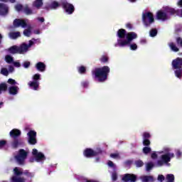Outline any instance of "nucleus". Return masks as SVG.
I'll use <instances>...</instances> for the list:
<instances>
[{
    "label": "nucleus",
    "mask_w": 182,
    "mask_h": 182,
    "mask_svg": "<svg viewBox=\"0 0 182 182\" xmlns=\"http://www.w3.org/2000/svg\"><path fill=\"white\" fill-rule=\"evenodd\" d=\"M117 43L114 44L115 48H126L129 46L131 50H137V44L132 43L134 39H137V33L134 32L126 31L120 28L117 32Z\"/></svg>",
    "instance_id": "obj_1"
},
{
    "label": "nucleus",
    "mask_w": 182,
    "mask_h": 182,
    "mask_svg": "<svg viewBox=\"0 0 182 182\" xmlns=\"http://www.w3.org/2000/svg\"><path fill=\"white\" fill-rule=\"evenodd\" d=\"M151 157L154 160H156L158 157L156 166L158 167H163V166L168 164L171 161V159L174 157V154L171 152V148L164 146L161 151H154Z\"/></svg>",
    "instance_id": "obj_2"
},
{
    "label": "nucleus",
    "mask_w": 182,
    "mask_h": 182,
    "mask_svg": "<svg viewBox=\"0 0 182 182\" xmlns=\"http://www.w3.org/2000/svg\"><path fill=\"white\" fill-rule=\"evenodd\" d=\"M177 5L178 6H180V8H182V0H179ZM171 15H177V16L182 18V9L176 10L174 8L171 6L163 7L161 10L156 13V18L159 21H162V22H164L166 21H168Z\"/></svg>",
    "instance_id": "obj_3"
},
{
    "label": "nucleus",
    "mask_w": 182,
    "mask_h": 182,
    "mask_svg": "<svg viewBox=\"0 0 182 182\" xmlns=\"http://www.w3.org/2000/svg\"><path fill=\"white\" fill-rule=\"evenodd\" d=\"M92 76L97 82H103L107 80V76L110 73V68L105 65L102 68H97L92 70Z\"/></svg>",
    "instance_id": "obj_4"
},
{
    "label": "nucleus",
    "mask_w": 182,
    "mask_h": 182,
    "mask_svg": "<svg viewBox=\"0 0 182 182\" xmlns=\"http://www.w3.org/2000/svg\"><path fill=\"white\" fill-rule=\"evenodd\" d=\"M9 134L10 136L14 139V141L11 143V146L14 149H16L18 146H21V144H22V139L18 138L21 134V130L14 129L10 132Z\"/></svg>",
    "instance_id": "obj_5"
},
{
    "label": "nucleus",
    "mask_w": 182,
    "mask_h": 182,
    "mask_svg": "<svg viewBox=\"0 0 182 182\" xmlns=\"http://www.w3.org/2000/svg\"><path fill=\"white\" fill-rule=\"evenodd\" d=\"M172 68L174 69L175 76L178 79H181L182 77V58H177L172 61Z\"/></svg>",
    "instance_id": "obj_6"
},
{
    "label": "nucleus",
    "mask_w": 182,
    "mask_h": 182,
    "mask_svg": "<svg viewBox=\"0 0 182 182\" xmlns=\"http://www.w3.org/2000/svg\"><path fill=\"white\" fill-rule=\"evenodd\" d=\"M142 22L145 28H150V26L154 23V16L153 13L144 11L142 13Z\"/></svg>",
    "instance_id": "obj_7"
},
{
    "label": "nucleus",
    "mask_w": 182,
    "mask_h": 182,
    "mask_svg": "<svg viewBox=\"0 0 182 182\" xmlns=\"http://www.w3.org/2000/svg\"><path fill=\"white\" fill-rule=\"evenodd\" d=\"M60 5L63 6L64 12H65L67 15H72V14L75 12V6L73 4L68 2V0H60Z\"/></svg>",
    "instance_id": "obj_8"
},
{
    "label": "nucleus",
    "mask_w": 182,
    "mask_h": 182,
    "mask_svg": "<svg viewBox=\"0 0 182 182\" xmlns=\"http://www.w3.org/2000/svg\"><path fill=\"white\" fill-rule=\"evenodd\" d=\"M9 53H26L28 52V46L23 43L19 47L14 46L9 48Z\"/></svg>",
    "instance_id": "obj_9"
},
{
    "label": "nucleus",
    "mask_w": 182,
    "mask_h": 182,
    "mask_svg": "<svg viewBox=\"0 0 182 182\" xmlns=\"http://www.w3.org/2000/svg\"><path fill=\"white\" fill-rule=\"evenodd\" d=\"M8 83L11 85L9 87V95H12V96H16L19 93V87L15 85H18L16 81L12 78H10L8 80Z\"/></svg>",
    "instance_id": "obj_10"
},
{
    "label": "nucleus",
    "mask_w": 182,
    "mask_h": 182,
    "mask_svg": "<svg viewBox=\"0 0 182 182\" xmlns=\"http://www.w3.org/2000/svg\"><path fill=\"white\" fill-rule=\"evenodd\" d=\"M27 157L28 151H25V149H20L17 154L14 156L18 164H24L25 160H26Z\"/></svg>",
    "instance_id": "obj_11"
},
{
    "label": "nucleus",
    "mask_w": 182,
    "mask_h": 182,
    "mask_svg": "<svg viewBox=\"0 0 182 182\" xmlns=\"http://www.w3.org/2000/svg\"><path fill=\"white\" fill-rule=\"evenodd\" d=\"M32 79L33 81L28 82V85L29 86L30 89H32L33 90H38V89H39V80H41V74H35Z\"/></svg>",
    "instance_id": "obj_12"
},
{
    "label": "nucleus",
    "mask_w": 182,
    "mask_h": 182,
    "mask_svg": "<svg viewBox=\"0 0 182 182\" xmlns=\"http://www.w3.org/2000/svg\"><path fill=\"white\" fill-rule=\"evenodd\" d=\"M103 151L100 148H97L96 150L92 149H86L84 151V156L87 158L95 157V156H98V154H102Z\"/></svg>",
    "instance_id": "obj_13"
},
{
    "label": "nucleus",
    "mask_w": 182,
    "mask_h": 182,
    "mask_svg": "<svg viewBox=\"0 0 182 182\" xmlns=\"http://www.w3.org/2000/svg\"><path fill=\"white\" fill-rule=\"evenodd\" d=\"M32 155L36 159L37 163H43L46 160V156L42 152L38 151V149H33L32 151Z\"/></svg>",
    "instance_id": "obj_14"
},
{
    "label": "nucleus",
    "mask_w": 182,
    "mask_h": 182,
    "mask_svg": "<svg viewBox=\"0 0 182 182\" xmlns=\"http://www.w3.org/2000/svg\"><path fill=\"white\" fill-rule=\"evenodd\" d=\"M29 22V20L28 19H20V18H16L14 21V26L15 28H28V23Z\"/></svg>",
    "instance_id": "obj_15"
},
{
    "label": "nucleus",
    "mask_w": 182,
    "mask_h": 182,
    "mask_svg": "<svg viewBox=\"0 0 182 182\" xmlns=\"http://www.w3.org/2000/svg\"><path fill=\"white\" fill-rule=\"evenodd\" d=\"M27 136L28 137L29 144L35 145L37 143L36 141V132L33 130H31L28 132Z\"/></svg>",
    "instance_id": "obj_16"
},
{
    "label": "nucleus",
    "mask_w": 182,
    "mask_h": 182,
    "mask_svg": "<svg viewBox=\"0 0 182 182\" xmlns=\"http://www.w3.org/2000/svg\"><path fill=\"white\" fill-rule=\"evenodd\" d=\"M137 180V176L134 174H132V173H126L125 175H124L123 178H122V181L124 182H136Z\"/></svg>",
    "instance_id": "obj_17"
},
{
    "label": "nucleus",
    "mask_w": 182,
    "mask_h": 182,
    "mask_svg": "<svg viewBox=\"0 0 182 182\" xmlns=\"http://www.w3.org/2000/svg\"><path fill=\"white\" fill-rule=\"evenodd\" d=\"M9 8L5 4L0 3V15L5 16L8 14Z\"/></svg>",
    "instance_id": "obj_18"
},
{
    "label": "nucleus",
    "mask_w": 182,
    "mask_h": 182,
    "mask_svg": "<svg viewBox=\"0 0 182 182\" xmlns=\"http://www.w3.org/2000/svg\"><path fill=\"white\" fill-rule=\"evenodd\" d=\"M36 69L38 72H45V70H46V64L42 62H38L36 64Z\"/></svg>",
    "instance_id": "obj_19"
},
{
    "label": "nucleus",
    "mask_w": 182,
    "mask_h": 182,
    "mask_svg": "<svg viewBox=\"0 0 182 182\" xmlns=\"http://www.w3.org/2000/svg\"><path fill=\"white\" fill-rule=\"evenodd\" d=\"M43 6V0H36L33 2V8L36 9H40Z\"/></svg>",
    "instance_id": "obj_20"
},
{
    "label": "nucleus",
    "mask_w": 182,
    "mask_h": 182,
    "mask_svg": "<svg viewBox=\"0 0 182 182\" xmlns=\"http://www.w3.org/2000/svg\"><path fill=\"white\" fill-rule=\"evenodd\" d=\"M142 182H154V178L151 176H142L140 177Z\"/></svg>",
    "instance_id": "obj_21"
},
{
    "label": "nucleus",
    "mask_w": 182,
    "mask_h": 182,
    "mask_svg": "<svg viewBox=\"0 0 182 182\" xmlns=\"http://www.w3.org/2000/svg\"><path fill=\"white\" fill-rule=\"evenodd\" d=\"M35 43H41V39L40 38H37V39L32 38V40L29 41L28 44H26L27 51L29 49V48L33 46V45H35Z\"/></svg>",
    "instance_id": "obj_22"
},
{
    "label": "nucleus",
    "mask_w": 182,
    "mask_h": 182,
    "mask_svg": "<svg viewBox=\"0 0 182 182\" xmlns=\"http://www.w3.org/2000/svg\"><path fill=\"white\" fill-rule=\"evenodd\" d=\"M59 6H60V3H58V1H52L49 5V8H50V9H58Z\"/></svg>",
    "instance_id": "obj_23"
},
{
    "label": "nucleus",
    "mask_w": 182,
    "mask_h": 182,
    "mask_svg": "<svg viewBox=\"0 0 182 182\" xmlns=\"http://www.w3.org/2000/svg\"><path fill=\"white\" fill-rule=\"evenodd\" d=\"M19 36H21V33L19 31L11 32L9 33V38H11V39H16V38H19Z\"/></svg>",
    "instance_id": "obj_24"
},
{
    "label": "nucleus",
    "mask_w": 182,
    "mask_h": 182,
    "mask_svg": "<svg viewBox=\"0 0 182 182\" xmlns=\"http://www.w3.org/2000/svg\"><path fill=\"white\" fill-rule=\"evenodd\" d=\"M23 11L26 15H34V14H36V11L31 9L29 7L24 8Z\"/></svg>",
    "instance_id": "obj_25"
},
{
    "label": "nucleus",
    "mask_w": 182,
    "mask_h": 182,
    "mask_svg": "<svg viewBox=\"0 0 182 182\" xmlns=\"http://www.w3.org/2000/svg\"><path fill=\"white\" fill-rule=\"evenodd\" d=\"M158 31L156 30V28H151L149 31V36L151 38H156V36H157V33H158Z\"/></svg>",
    "instance_id": "obj_26"
},
{
    "label": "nucleus",
    "mask_w": 182,
    "mask_h": 182,
    "mask_svg": "<svg viewBox=\"0 0 182 182\" xmlns=\"http://www.w3.org/2000/svg\"><path fill=\"white\" fill-rule=\"evenodd\" d=\"M168 46L171 48V50L173 52H178V48H177V46L174 43H169Z\"/></svg>",
    "instance_id": "obj_27"
},
{
    "label": "nucleus",
    "mask_w": 182,
    "mask_h": 182,
    "mask_svg": "<svg viewBox=\"0 0 182 182\" xmlns=\"http://www.w3.org/2000/svg\"><path fill=\"white\" fill-rule=\"evenodd\" d=\"M5 60L6 62V63H9V65L13 64L14 63V57L11 56L9 55H6L5 56Z\"/></svg>",
    "instance_id": "obj_28"
},
{
    "label": "nucleus",
    "mask_w": 182,
    "mask_h": 182,
    "mask_svg": "<svg viewBox=\"0 0 182 182\" xmlns=\"http://www.w3.org/2000/svg\"><path fill=\"white\" fill-rule=\"evenodd\" d=\"M100 60L102 63H107L109 62V56H107V54L103 55L100 58Z\"/></svg>",
    "instance_id": "obj_29"
},
{
    "label": "nucleus",
    "mask_w": 182,
    "mask_h": 182,
    "mask_svg": "<svg viewBox=\"0 0 182 182\" xmlns=\"http://www.w3.org/2000/svg\"><path fill=\"white\" fill-rule=\"evenodd\" d=\"M153 167H154V164H153V162H148L146 164V171H150Z\"/></svg>",
    "instance_id": "obj_30"
},
{
    "label": "nucleus",
    "mask_w": 182,
    "mask_h": 182,
    "mask_svg": "<svg viewBox=\"0 0 182 182\" xmlns=\"http://www.w3.org/2000/svg\"><path fill=\"white\" fill-rule=\"evenodd\" d=\"M166 182H174V175L171 173L167 174Z\"/></svg>",
    "instance_id": "obj_31"
},
{
    "label": "nucleus",
    "mask_w": 182,
    "mask_h": 182,
    "mask_svg": "<svg viewBox=\"0 0 182 182\" xmlns=\"http://www.w3.org/2000/svg\"><path fill=\"white\" fill-rule=\"evenodd\" d=\"M23 35L24 36L27 37L31 36V35H32V31L31 30V28L25 29L23 31Z\"/></svg>",
    "instance_id": "obj_32"
},
{
    "label": "nucleus",
    "mask_w": 182,
    "mask_h": 182,
    "mask_svg": "<svg viewBox=\"0 0 182 182\" xmlns=\"http://www.w3.org/2000/svg\"><path fill=\"white\" fill-rule=\"evenodd\" d=\"M78 72L79 73H80L81 75H84V73H86V67L82 65L80 67L78 68Z\"/></svg>",
    "instance_id": "obj_33"
},
{
    "label": "nucleus",
    "mask_w": 182,
    "mask_h": 182,
    "mask_svg": "<svg viewBox=\"0 0 182 182\" xmlns=\"http://www.w3.org/2000/svg\"><path fill=\"white\" fill-rule=\"evenodd\" d=\"M1 74L4 76H8L9 75V71L8 70V69L3 68L1 70Z\"/></svg>",
    "instance_id": "obj_34"
},
{
    "label": "nucleus",
    "mask_w": 182,
    "mask_h": 182,
    "mask_svg": "<svg viewBox=\"0 0 182 182\" xmlns=\"http://www.w3.org/2000/svg\"><path fill=\"white\" fill-rule=\"evenodd\" d=\"M151 152V148L145 146L143 148V153L144 154H149V153Z\"/></svg>",
    "instance_id": "obj_35"
},
{
    "label": "nucleus",
    "mask_w": 182,
    "mask_h": 182,
    "mask_svg": "<svg viewBox=\"0 0 182 182\" xmlns=\"http://www.w3.org/2000/svg\"><path fill=\"white\" fill-rule=\"evenodd\" d=\"M151 137V135L150 134L149 132H144L142 134V139H149Z\"/></svg>",
    "instance_id": "obj_36"
},
{
    "label": "nucleus",
    "mask_w": 182,
    "mask_h": 182,
    "mask_svg": "<svg viewBox=\"0 0 182 182\" xmlns=\"http://www.w3.org/2000/svg\"><path fill=\"white\" fill-rule=\"evenodd\" d=\"M8 89V85L6 84H1L0 85V95L2 92V91H5Z\"/></svg>",
    "instance_id": "obj_37"
},
{
    "label": "nucleus",
    "mask_w": 182,
    "mask_h": 182,
    "mask_svg": "<svg viewBox=\"0 0 182 182\" xmlns=\"http://www.w3.org/2000/svg\"><path fill=\"white\" fill-rule=\"evenodd\" d=\"M111 177L112 181H116V180H117V173H116V171H114V172L112 173Z\"/></svg>",
    "instance_id": "obj_38"
},
{
    "label": "nucleus",
    "mask_w": 182,
    "mask_h": 182,
    "mask_svg": "<svg viewBox=\"0 0 182 182\" xmlns=\"http://www.w3.org/2000/svg\"><path fill=\"white\" fill-rule=\"evenodd\" d=\"M109 167H111V168H113V170H116V165L113 163L112 161H109L107 163Z\"/></svg>",
    "instance_id": "obj_39"
},
{
    "label": "nucleus",
    "mask_w": 182,
    "mask_h": 182,
    "mask_svg": "<svg viewBox=\"0 0 182 182\" xmlns=\"http://www.w3.org/2000/svg\"><path fill=\"white\" fill-rule=\"evenodd\" d=\"M144 164L141 161V160H138V161H135V166L136 167H142V166L144 165Z\"/></svg>",
    "instance_id": "obj_40"
},
{
    "label": "nucleus",
    "mask_w": 182,
    "mask_h": 182,
    "mask_svg": "<svg viewBox=\"0 0 182 182\" xmlns=\"http://www.w3.org/2000/svg\"><path fill=\"white\" fill-rule=\"evenodd\" d=\"M110 157H112V159H120V155L119 153L111 154Z\"/></svg>",
    "instance_id": "obj_41"
},
{
    "label": "nucleus",
    "mask_w": 182,
    "mask_h": 182,
    "mask_svg": "<svg viewBox=\"0 0 182 182\" xmlns=\"http://www.w3.org/2000/svg\"><path fill=\"white\" fill-rule=\"evenodd\" d=\"M31 66V62L29 61H26L23 63V67L25 68V69H28Z\"/></svg>",
    "instance_id": "obj_42"
},
{
    "label": "nucleus",
    "mask_w": 182,
    "mask_h": 182,
    "mask_svg": "<svg viewBox=\"0 0 182 182\" xmlns=\"http://www.w3.org/2000/svg\"><path fill=\"white\" fill-rule=\"evenodd\" d=\"M22 8H23V6H22L21 4H17V5H16V6H15V9H16V11H17L18 12H19L20 11H22Z\"/></svg>",
    "instance_id": "obj_43"
},
{
    "label": "nucleus",
    "mask_w": 182,
    "mask_h": 182,
    "mask_svg": "<svg viewBox=\"0 0 182 182\" xmlns=\"http://www.w3.org/2000/svg\"><path fill=\"white\" fill-rule=\"evenodd\" d=\"M144 146H150V140L149 139H143Z\"/></svg>",
    "instance_id": "obj_44"
},
{
    "label": "nucleus",
    "mask_w": 182,
    "mask_h": 182,
    "mask_svg": "<svg viewBox=\"0 0 182 182\" xmlns=\"http://www.w3.org/2000/svg\"><path fill=\"white\" fill-rule=\"evenodd\" d=\"M82 87H88L89 82L88 81H83L81 82Z\"/></svg>",
    "instance_id": "obj_45"
},
{
    "label": "nucleus",
    "mask_w": 182,
    "mask_h": 182,
    "mask_svg": "<svg viewBox=\"0 0 182 182\" xmlns=\"http://www.w3.org/2000/svg\"><path fill=\"white\" fill-rule=\"evenodd\" d=\"M15 68L12 65H9V73H13L14 72Z\"/></svg>",
    "instance_id": "obj_46"
},
{
    "label": "nucleus",
    "mask_w": 182,
    "mask_h": 182,
    "mask_svg": "<svg viewBox=\"0 0 182 182\" xmlns=\"http://www.w3.org/2000/svg\"><path fill=\"white\" fill-rule=\"evenodd\" d=\"M12 64L14 65V66H15V68H21V63L19 62L14 61Z\"/></svg>",
    "instance_id": "obj_47"
},
{
    "label": "nucleus",
    "mask_w": 182,
    "mask_h": 182,
    "mask_svg": "<svg viewBox=\"0 0 182 182\" xmlns=\"http://www.w3.org/2000/svg\"><path fill=\"white\" fill-rule=\"evenodd\" d=\"M36 19L38 22H41V23H43V22H45V18L43 17H38Z\"/></svg>",
    "instance_id": "obj_48"
},
{
    "label": "nucleus",
    "mask_w": 182,
    "mask_h": 182,
    "mask_svg": "<svg viewBox=\"0 0 182 182\" xmlns=\"http://www.w3.org/2000/svg\"><path fill=\"white\" fill-rule=\"evenodd\" d=\"M176 42H177L178 45H180V46L182 48V39H181V38H178L176 39Z\"/></svg>",
    "instance_id": "obj_49"
},
{
    "label": "nucleus",
    "mask_w": 182,
    "mask_h": 182,
    "mask_svg": "<svg viewBox=\"0 0 182 182\" xmlns=\"http://www.w3.org/2000/svg\"><path fill=\"white\" fill-rule=\"evenodd\" d=\"M141 45H146L147 43V40L146 38H142L140 40Z\"/></svg>",
    "instance_id": "obj_50"
},
{
    "label": "nucleus",
    "mask_w": 182,
    "mask_h": 182,
    "mask_svg": "<svg viewBox=\"0 0 182 182\" xmlns=\"http://www.w3.org/2000/svg\"><path fill=\"white\" fill-rule=\"evenodd\" d=\"M6 144V141L4 140H1L0 141V149L4 147V146Z\"/></svg>",
    "instance_id": "obj_51"
},
{
    "label": "nucleus",
    "mask_w": 182,
    "mask_h": 182,
    "mask_svg": "<svg viewBox=\"0 0 182 182\" xmlns=\"http://www.w3.org/2000/svg\"><path fill=\"white\" fill-rule=\"evenodd\" d=\"M164 180V176H163V175H159V176H158V181H159L162 182Z\"/></svg>",
    "instance_id": "obj_52"
},
{
    "label": "nucleus",
    "mask_w": 182,
    "mask_h": 182,
    "mask_svg": "<svg viewBox=\"0 0 182 182\" xmlns=\"http://www.w3.org/2000/svg\"><path fill=\"white\" fill-rule=\"evenodd\" d=\"M176 154L178 159H180L181 157V151H180V150H178Z\"/></svg>",
    "instance_id": "obj_53"
},
{
    "label": "nucleus",
    "mask_w": 182,
    "mask_h": 182,
    "mask_svg": "<svg viewBox=\"0 0 182 182\" xmlns=\"http://www.w3.org/2000/svg\"><path fill=\"white\" fill-rule=\"evenodd\" d=\"M182 28L181 26L176 27V32H181Z\"/></svg>",
    "instance_id": "obj_54"
},
{
    "label": "nucleus",
    "mask_w": 182,
    "mask_h": 182,
    "mask_svg": "<svg viewBox=\"0 0 182 182\" xmlns=\"http://www.w3.org/2000/svg\"><path fill=\"white\" fill-rule=\"evenodd\" d=\"M30 163H34V161H36V158L33 156V158H30L29 159Z\"/></svg>",
    "instance_id": "obj_55"
},
{
    "label": "nucleus",
    "mask_w": 182,
    "mask_h": 182,
    "mask_svg": "<svg viewBox=\"0 0 182 182\" xmlns=\"http://www.w3.org/2000/svg\"><path fill=\"white\" fill-rule=\"evenodd\" d=\"M127 28H128V29H132V28H133V26L131 23H127Z\"/></svg>",
    "instance_id": "obj_56"
},
{
    "label": "nucleus",
    "mask_w": 182,
    "mask_h": 182,
    "mask_svg": "<svg viewBox=\"0 0 182 182\" xmlns=\"http://www.w3.org/2000/svg\"><path fill=\"white\" fill-rule=\"evenodd\" d=\"M34 33L36 35H39L41 33V31H39V30H36V31H34Z\"/></svg>",
    "instance_id": "obj_57"
},
{
    "label": "nucleus",
    "mask_w": 182,
    "mask_h": 182,
    "mask_svg": "<svg viewBox=\"0 0 182 182\" xmlns=\"http://www.w3.org/2000/svg\"><path fill=\"white\" fill-rule=\"evenodd\" d=\"M125 163L127 166H130V164H132V161H127Z\"/></svg>",
    "instance_id": "obj_58"
},
{
    "label": "nucleus",
    "mask_w": 182,
    "mask_h": 182,
    "mask_svg": "<svg viewBox=\"0 0 182 182\" xmlns=\"http://www.w3.org/2000/svg\"><path fill=\"white\" fill-rule=\"evenodd\" d=\"M4 107V102H0V109H2Z\"/></svg>",
    "instance_id": "obj_59"
},
{
    "label": "nucleus",
    "mask_w": 182,
    "mask_h": 182,
    "mask_svg": "<svg viewBox=\"0 0 182 182\" xmlns=\"http://www.w3.org/2000/svg\"><path fill=\"white\" fill-rule=\"evenodd\" d=\"M128 1H129V2L134 3V2H136V0H128Z\"/></svg>",
    "instance_id": "obj_60"
},
{
    "label": "nucleus",
    "mask_w": 182,
    "mask_h": 182,
    "mask_svg": "<svg viewBox=\"0 0 182 182\" xmlns=\"http://www.w3.org/2000/svg\"><path fill=\"white\" fill-rule=\"evenodd\" d=\"M1 2H8V0H0Z\"/></svg>",
    "instance_id": "obj_61"
},
{
    "label": "nucleus",
    "mask_w": 182,
    "mask_h": 182,
    "mask_svg": "<svg viewBox=\"0 0 182 182\" xmlns=\"http://www.w3.org/2000/svg\"><path fill=\"white\" fill-rule=\"evenodd\" d=\"M1 41H2V35L0 34V43H1Z\"/></svg>",
    "instance_id": "obj_62"
},
{
    "label": "nucleus",
    "mask_w": 182,
    "mask_h": 182,
    "mask_svg": "<svg viewBox=\"0 0 182 182\" xmlns=\"http://www.w3.org/2000/svg\"><path fill=\"white\" fill-rule=\"evenodd\" d=\"M99 158H96V161L97 162V161H99Z\"/></svg>",
    "instance_id": "obj_63"
}]
</instances>
